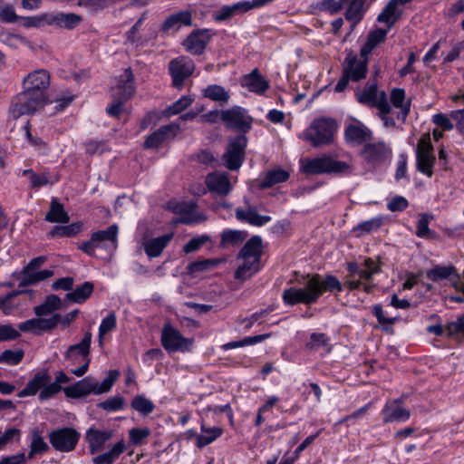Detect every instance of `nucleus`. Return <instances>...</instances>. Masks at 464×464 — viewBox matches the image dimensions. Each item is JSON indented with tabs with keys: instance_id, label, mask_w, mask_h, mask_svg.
Wrapping results in <instances>:
<instances>
[{
	"instance_id": "nucleus-1",
	"label": "nucleus",
	"mask_w": 464,
	"mask_h": 464,
	"mask_svg": "<svg viewBox=\"0 0 464 464\" xmlns=\"http://www.w3.org/2000/svg\"><path fill=\"white\" fill-rule=\"evenodd\" d=\"M303 278L304 287H289L283 291L282 299L285 305L312 304L316 303L324 292L341 293L343 286L349 291H353L362 285V281L354 280L353 276H346L343 284L333 275L322 276L319 274H307Z\"/></svg>"
},
{
	"instance_id": "nucleus-2",
	"label": "nucleus",
	"mask_w": 464,
	"mask_h": 464,
	"mask_svg": "<svg viewBox=\"0 0 464 464\" xmlns=\"http://www.w3.org/2000/svg\"><path fill=\"white\" fill-rule=\"evenodd\" d=\"M119 374V372L116 370L110 371L108 377L105 378L101 384L92 377H85L82 380L63 388V392L68 398L72 399L86 397L91 393H105L111 391Z\"/></svg>"
},
{
	"instance_id": "nucleus-3",
	"label": "nucleus",
	"mask_w": 464,
	"mask_h": 464,
	"mask_svg": "<svg viewBox=\"0 0 464 464\" xmlns=\"http://www.w3.org/2000/svg\"><path fill=\"white\" fill-rule=\"evenodd\" d=\"M338 124L333 118L321 117L314 119L304 132V140L314 148L330 145L334 140Z\"/></svg>"
},
{
	"instance_id": "nucleus-4",
	"label": "nucleus",
	"mask_w": 464,
	"mask_h": 464,
	"mask_svg": "<svg viewBox=\"0 0 464 464\" xmlns=\"http://www.w3.org/2000/svg\"><path fill=\"white\" fill-rule=\"evenodd\" d=\"M368 61L369 57L358 56L353 52L350 51L343 63V74L337 84L334 87L336 92H343L349 82H360L364 79L368 71Z\"/></svg>"
},
{
	"instance_id": "nucleus-5",
	"label": "nucleus",
	"mask_w": 464,
	"mask_h": 464,
	"mask_svg": "<svg viewBox=\"0 0 464 464\" xmlns=\"http://www.w3.org/2000/svg\"><path fill=\"white\" fill-rule=\"evenodd\" d=\"M301 169L307 175L350 174L352 167L345 161L337 160L330 156L317 157L301 161Z\"/></svg>"
},
{
	"instance_id": "nucleus-6",
	"label": "nucleus",
	"mask_w": 464,
	"mask_h": 464,
	"mask_svg": "<svg viewBox=\"0 0 464 464\" xmlns=\"http://www.w3.org/2000/svg\"><path fill=\"white\" fill-rule=\"evenodd\" d=\"M118 232V226L112 224L107 229L93 232L90 240L83 242L79 248L91 256H94L95 250L99 248L111 254L117 248Z\"/></svg>"
},
{
	"instance_id": "nucleus-7",
	"label": "nucleus",
	"mask_w": 464,
	"mask_h": 464,
	"mask_svg": "<svg viewBox=\"0 0 464 464\" xmlns=\"http://www.w3.org/2000/svg\"><path fill=\"white\" fill-rule=\"evenodd\" d=\"M247 138L246 135H237L228 139V144L222 160L229 170H238L245 160Z\"/></svg>"
},
{
	"instance_id": "nucleus-8",
	"label": "nucleus",
	"mask_w": 464,
	"mask_h": 464,
	"mask_svg": "<svg viewBox=\"0 0 464 464\" xmlns=\"http://www.w3.org/2000/svg\"><path fill=\"white\" fill-rule=\"evenodd\" d=\"M46 101L35 95L34 92L24 91L15 95L11 102L9 108V113L14 119L31 114L36 111V110L43 106Z\"/></svg>"
},
{
	"instance_id": "nucleus-9",
	"label": "nucleus",
	"mask_w": 464,
	"mask_h": 464,
	"mask_svg": "<svg viewBox=\"0 0 464 464\" xmlns=\"http://www.w3.org/2000/svg\"><path fill=\"white\" fill-rule=\"evenodd\" d=\"M195 69V63L188 56L181 55L172 59L168 65L172 86L177 90H181L184 87L185 81L192 76Z\"/></svg>"
},
{
	"instance_id": "nucleus-10",
	"label": "nucleus",
	"mask_w": 464,
	"mask_h": 464,
	"mask_svg": "<svg viewBox=\"0 0 464 464\" xmlns=\"http://www.w3.org/2000/svg\"><path fill=\"white\" fill-rule=\"evenodd\" d=\"M221 121L227 129L238 130L245 135L252 128L253 118L245 108L236 105L221 111Z\"/></svg>"
},
{
	"instance_id": "nucleus-11",
	"label": "nucleus",
	"mask_w": 464,
	"mask_h": 464,
	"mask_svg": "<svg viewBox=\"0 0 464 464\" xmlns=\"http://www.w3.org/2000/svg\"><path fill=\"white\" fill-rule=\"evenodd\" d=\"M81 434L72 427L59 428L49 433L52 447L60 452L73 450L80 440Z\"/></svg>"
},
{
	"instance_id": "nucleus-12",
	"label": "nucleus",
	"mask_w": 464,
	"mask_h": 464,
	"mask_svg": "<svg viewBox=\"0 0 464 464\" xmlns=\"http://www.w3.org/2000/svg\"><path fill=\"white\" fill-rule=\"evenodd\" d=\"M160 341L162 347L169 353L189 351L193 343L192 339L184 337L169 324L162 327Z\"/></svg>"
},
{
	"instance_id": "nucleus-13",
	"label": "nucleus",
	"mask_w": 464,
	"mask_h": 464,
	"mask_svg": "<svg viewBox=\"0 0 464 464\" xmlns=\"http://www.w3.org/2000/svg\"><path fill=\"white\" fill-rule=\"evenodd\" d=\"M436 158L433 155V146L430 137L421 138L416 149V167L417 170L430 178L433 175V166Z\"/></svg>"
},
{
	"instance_id": "nucleus-14",
	"label": "nucleus",
	"mask_w": 464,
	"mask_h": 464,
	"mask_svg": "<svg viewBox=\"0 0 464 464\" xmlns=\"http://www.w3.org/2000/svg\"><path fill=\"white\" fill-rule=\"evenodd\" d=\"M357 101L364 105L377 108L381 113H390L391 105L384 92H378L377 83L367 85L356 94Z\"/></svg>"
},
{
	"instance_id": "nucleus-15",
	"label": "nucleus",
	"mask_w": 464,
	"mask_h": 464,
	"mask_svg": "<svg viewBox=\"0 0 464 464\" xmlns=\"http://www.w3.org/2000/svg\"><path fill=\"white\" fill-rule=\"evenodd\" d=\"M24 89L34 92L46 101V91L50 85V74L46 70H35L30 72L23 81Z\"/></svg>"
},
{
	"instance_id": "nucleus-16",
	"label": "nucleus",
	"mask_w": 464,
	"mask_h": 464,
	"mask_svg": "<svg viewBox=\"0 0 464 464\" xmlns=\"http://www.w3.org/2000/svg\"><path fill=\"white\" fill-rule=\"evenodd\" d=\"M361 156L372 166H380L392 156V149L383 141L364 144Z\"/></svg>"
},
{
	"instance_id": "nucleus-17",
	"label": "nucleus",
	"mask_w": 464,
	"mask_h": 464,
	"mask_svg": "<svg viewBox=\"0 0 464 464\" xmlns=\"http://www.w3.org/2000/svg\"><path fill=\"white\" fill-rule=\"evenodd\" d=\"M401 399L388 401L381 411L383 423L405 422L411 417V411L404 408Z\"/></svg>"
},
{
	"instance_id": "nucleus-18",
	"label": "nucleus",
	"mask_w": 464,
	"mask_h": 464,
	"mask_svg": "<svg viewBox=\"0 0 464 464\" xmlns=\"http://www.w3.org/2000/svg\"><path fill=\"white\" fill-rule=\"evenodd\" d=\"M210 40L211 35L208 29H197L187 36L182 45L191 54L201 55Z\"/></svg>"
},
{
	"instance_id": "nucleus-19",
	"label": "nucleus",
	"mask_w": 464,
	"mask_h": 464,
	"mask_svg": "<svg viewBox=\"0 0 464 464\" xmlns=\"http://www.w3.org/2000/svg\"><path fill=\"white\" fill-rule=\"evenodd\" d=\"M179 130V125L177 123L163 125L147 137L144 141V148L157 149L163 142L174 139Z\"/></svg>"
},
{
	"instance_id": "nucleus-20",
	"label": "nucleus",
	"mask_w": 464,
	"mask_h": 464,
	"mask_svg": "<svg viewBox=\"0 0 464 464\" xmlns=\"http://www.w3.org/2000/svg\"><path fill=\"white\" fill-rule=\"evenodd\" d=\"M206 184L209 191L221 197L228 195L232 190L228 174L226 172L209 173L206 178Z\"/></svg>"
},
{
	"instance_id": "nucleus-21",
	"label": "nucleus",
	"mask_w": 464,
	"mask_h": 464,
	"mask_svg": "<svg viewBox=\"0 0 464 464\" xmlns=\"http://www.w3.org/2000/svg\"><path fill=\"white\" fill-rule=\"evenodd\" d=\"M135 92L134 75L130 67L124 70L120 76L116 88L113 91L115 99L128 101Z\"/></svg>"
},
{
	"instance_id": "nucleus-22",
	"label": "nucleus",
	"mask_w": 464,
	"mask_h": 464,
	"mask_svg": "<svg viewBox=\"0 0 464 464\" xmlns=\"http://www.w3.org/2000/svg\"><path fill=\"white\" fill-rule=\"evenodd\" d=\"M344 138L348 143L362 145L372 140V132L365 125L358 122L357 124H349L346 126Z\"/></svg>"
},
{
	"instance_id": "nucleus-23",
	"label": "nucleus",
	"mask_w": 464,
	"mask_h": 464,
	"mask_svg": "<svg viewBox=\"0 0 464 464\" xmlns=\"http://www.w3.org/2000/svg\"><path fill=\"white\" fill-rule=\"evenodd\" d=\"M192 24V14L188 10H182L169 15L162 23L160 30L163 33L179 31L182 26Z\"/></svg>"
},
{
	"instance_id": "nucleus-24",
	"label": "nucleus",
	"mask_w": 464,
	"mask_h": 464,
	"mask_svg": "<svg viewBox=\"0 0 464 464\" xmlns=\"http://www.w3.org/2000/svg\"><path fill=\"white\" fill-rule=\"evenodd\" d=\"M51 379L52 377L48 370L42 369L37 371L25 387L18 392L17 396L24 398L35 395L38 391L42 390L45 384L51 382Z\"/></svg>"
},
{
	"instance_id": "nucleus-25",
	"label": "nucleus",
	"mask_w": 464,
	"mask_h": 464,
	"mask_svg": "<svg viewBox=\"0 0 464 464\" xmlns=\"http://www.w3.org/2000/svg\"><path fill=\"white\" fill-rule=\"evenodd\" d=\"M263 241L260 236L251 237L237 254V259H249L261 263Z\"/></svg>"
},
{
	"instance_id": "nucleus-26",
	"label": "nucleus",
	"mask_w": 464,
	"mask_h": 464,
	"mask_svg": "<svg viewBox=\"0 0 464 464\" xmlns=\"http://www.w3.org/2000/svg\"><path fill=\"white\" fill-rule=\"evenodd\" d=\"M92 334L91 332H86L82 340L76 344L70 345L63 356L68 361H79L80 358H89L90 348L92 343Z\"/></svg>"
},
{
	"instance_id": "nucleus-27",
	"label": "nucleus",
	"mask_w": 464,
	"mask_h": 464,
	"mask_svg": "<svg viewBox=\"0 0 464 464\" xmlns=\"http://www.w3.org/2000/svg\"><path fill=\"white\" fill-rule=\"evenodd\" d=\"M237 220L256 227H262L271 221L270 216L259 215L254 206L247 205L246 209L237 208L235 210Z\"/></svg>"
},
{
	"instance_id": "nucleus-28",
	"label": "nucleus",
	"mask_w": 464,
	"mask_h": 464,
	"mask_svg": "<svg viewBox=\"0 0 464 464\" xmlns=\"http://www.w3.org/2000/svg\"><path fill=\"white\" fill-rule=\"evenodd\" d=\"M241 85L257 94H263L270 86L268 81L262 76L256 68L242 77Z\"/></svg>"
},
{
	"instance_id": "nucleus-29",
	"label": "nucleus",
	"mask_w": 464,
	"mask_h": 464,
	"mask_svg": "<svg viewBox=\"0 0 464 464\" xmlns=\"http://www.w3.org/2000/svg\"><path fill=\"white\" fill-rule=\"evenodd\" d=\"M112 437L111 430H100L94 428H90L85 435V440L88 442L91 454H95L102 450L106 443Z\"/></svg>"
},
{
	"instance_id": "nucleus-30",
	"label": "nucleus",
	"mask_w": 464,
	"mask_h": 464,
	"mask_svg": "<svg viewBox=\"0 0 464 464\" xmlns=\"http://www.w3.org/2000/svg\"><path fill=\"white\" fill-rule=\"evenodd\" d=\"M256 8L249 1L238 2L232 5H223L214 12L213 18L216 22L226 21L237 13H245Z\"/></svg>"
},
{
	"instance_id": "nucleus-31",
	"label": "nucleus",
	"mask_w": 464,
	"mask_h": 464,
	"mask_svg": "<svg viewBox=\"0 0 464 464\" xmlns=\"http://www.w3.org/2000/svg\"><path fill=\"white\" fill-rule=\"evenodd\" d=\"M391 102L393 107L400 109L397 119L404 122L411 110V100L406 101L405 91L401 88H394L391 92Z\"/></svg>"
},
{
	"instance_id": "nucleus-32",
	"label": "nucleus",
	"mask_w": 464,
	"mask_h": 464,
	"mask_svg": "<svg viewBox=\"0 0 464 464\" xmlns=\"http://www.w3.org/2000/svg\"><path fill=\"white\" fill-rule=\"evenodd\" d=\"M82 18L81 15L69 13H56V14H49V21L48 24H55L59 27H63L68 30H72L77 27L82 22Z\"/></svg>"
},
{
	"instance_id": "nucleus-33",
	"label": "nucleus",
	"mask_w": 464,
	"mask_h": 464,
	"mask_svg": "<svg viewBox=\"0 0 464 464\" xmlns=\"http://www.w3.org/2000/svg\"><path fill=\"white\" fill-rule=\"evenodd\" d=\"M173 233H168L163 236L149 239L144 243V250L149 257H157L160 256L164 248L173 238Z\"/></svg>"
},
{
	"instance_id": "nucleus-34",
	"label": "nucleus",
	"mask_w": 464,
	"mask_h": 464,
	"mask_svg": "<svg viewBox=\"0 0 464 464\" xmlns=\"http://www.w3.org/2000/svg\"><path fill=\"white\" fill-rule=\"evenodd\" d=\"M389 29L377 28L369 33L366 43L360 50L361 57H369L372 50L386 38Z\"/></svg>"
},
{
	"instance_id": "nucleus-35",
	"label": "nucleus",
	"mask_w": 464,
	"mask_h": 464,
	"mask_svg": "<svg viewBox=\"0 0 464 464\" xmlns=\"http://www.w3.org/2000/svg\"><path fill=\"white\" fill-rule=\"evenodd\" d=\"M399 3L397 0H390L382 11L378 14L377 21L386 24L388 29H391L401 17L402 11H397Z\"/></svg>"
},
{
	"instance_id": "nucleus-36",
	"label": "nucleus",
	"mask_w": 464,
	"mask_h": 464,
	"mask_svg": "<svg viewBox=\"0 0 464 464\" xmlns=\"http://www.w3.org/2000/svg\"><path fill=\"white\" fill-rule=\"evenodd\" d=\"M93 289L94 285L92 282H84L72 292L67 293L64 301L82 304L92 295Z\"/></svg>"
},
{
	"instance_id": "nucleus-37",
	"label": "nucleus",
	"mask_w": 464,
	"mask_h": 464,
	"mask_svg": "<svg viewBox=\"0 0 464 464\" xmlns=\"http://www.w3.org/2000/svg\"><path fill=\"white\" fill-rule=\"evenodd\" d=\"M30 450L27 454L28 459H33L36 455H43L49 451L50 447L44 441L41 432L37 429H34L31 433Z\"/></svg>"
},
{
	"instance_id": "nucleus-38",
	"label": "nucleus",
	"mask_w": 464,
	"mask_h": 464,
	"mask_svg": "<svg viewBox=\"0 0 464 464\" xmlns=\"http://www.w3.org/2000/svg\"><path fill=\"white\" fill-rule=\"evenodd\" d=\"M126 446L123 440L118 441L112 448L96 457L92 460L93 464H113L116 459L125 451Z\"/></svg>"
},
{
	"instance_id": "nucleus-39",
	"label": "nucleus",
	"mask_w": 464,
	"mask_h": 464,
	"mask_svg": "<svg viewBox=\"0 0 464 464\" xmlns=\"http://www.w3.org/2000/svg\"><path fill=\"white\" fill-rule=\"evenodd\" d=\"M70 218L64 210V207L53 198L50 204V209L45 215V220L50 223H68Z\"/></svg>"
},
{
	"instance_id": "nucleus-40",
	"label": "nucleus",
	"mask_w": 464,
	"mask_h": 464,
	"mask_svg": "<svg viewBox=\"0 0 464 464\" xmlns=\"http://www.w3.org/2000/svg\"><path fill=\"white\" fill-rule=\"evenodd\" d=\"M63 308V302L56 295H50L46 297L44 304L37 305L34 308V314L38 317L48 315L53 312Z\"/></svg>"
},
{
	"instance_id": "nucleus-41",
	"label": "nucleus",
	"mask_w": 464,
	"mask_h": 464,
	"mask_svg": "<svg viewBox=\"0 0 464 464\" xmlns=\"http://www.w3.org/2000/svg\"><path fill=\"white\" fill-rule=\"evenodd\" d=\"M21 277L19 286L25 287L28 285H35L36 283L42 282L53 276V271L50 269H44L37 272L28 271L27 273H20Z\"/></svg>"
},
{
	"instance_id": "nucleus-42",
	"label": "nucleus",
	"mask_w": 464,
	"mask_h": 464,
	"mask_svg": "<svg viewBox=\"0 0 464 464\" xmlns=\"http://www.w3.org/2000/svg\"><path fill=\"white\" fill-rule=\"evenodd\" d=\"M203 96L221 105L227 103L230 99L229 92L221 85L210 84L202 91Z\"/></svg>"
},
{
	"instance_id": "nucleus-43",
	"label": "nucleus",
	"mask_w": 464,
	"mask_h": 464,
	"mask_svg": "<svg viewBox=\"0 0 464 464\" xmlns=\"http://www.w3.org/2000/svg\"><path fill=\"white\" fill-rule=\"evenodd\" d=\"M451 276H455L457 280L459 279L457 270L453 266H435L426 272L427 278L432 282L448 279L450 278Z\"/></svg>"
},
{
	"instance_id": "nucleus-44",
	"label": "nucleus",
	"mask_w": 464,
	"mask_h": 464,
	"mask_svg": "<svg viewBox=\"0 0 464 464\" xmlns=\"http://www.w3.org/2000/svg\"><path fill=\"white\" fill-rule=\"evenodd\" d=\"M289 173L284 169H272L265 174L264 179L258 185L259 188H269L278 183L285 182L288 179Z\"/></svg>"
},
{
	"instance_id": "nucleus-45",
	"label": "nucleus",
	"mask_w": 464,
	"mask_h": 464,
	"mask_svg": "<svg viewBox=\"0 0 464 464\" xmlns=\"http://www.w3.org/2000/svg\"><path fill=\"white\" fill-rule=\"evenodd\" d=\"M243 263L235 272V278L240 281H245L252 277L261 269V263L249 259H242Z\"/></svg>"
},
{
	"instance_id": "nucleus-46",
	"label": "nucleus",
	"mask_w": 464,
	"mask_h": 464,
	"mask_svg": "<svg viewBox=\"0 0 464 464\" xmlns=\"http://www.w3.org/2000/svg\"><path fill=\"white\" fill-rule=\"evenodd\" d=\"M223 434V430L218 427L208 428L201 424V434L197 436V446L201 449L212 443Z\"/></svg>"
},
{
	"instance_id": "nucleus-47",
	"label": "nucleus",
	"mask_w": 464,
	"mask_h": 464,
	"mask_svg": "<svg viewBox=\"0 0 464 464\" xmlns=\"http://www.w3.org/2000/svg\"><path fill=\"white\" fill-rule=\"evenodd\" d=\"M366 0H351L345 12L347 21L359 23L367 10L365 7Z\"/></svg>"
},
{
	"instance_id": "nucleus-48",
	"label": "nucleus",
	"mask_w": 464,
	"mask_h": 464,
	"mask_svg": "<svg viewBox=\"0 0 464 464\" xmlns=\"http://www.w3.org/2000/svg\"><path fill=\"white\" fill-rule=\"evenodd\" d=\"M247 237V233L244 230L225 229L221 233L220 247L227 246H238Z\"/></svg>"
},
{
	"instance_id": "nucleus-49",
	"label": "nucleus",
	"mask_w": 464,
	"mask_h": 464,
	"mask_svg": "<svg viewBox=\"0 0 464 464\" xmlns=\"http://www.w3.org/2000/svg\"><path fill=\"white\" fill-rule=\"evenodd\" d=\"M221 262V259L218 258L197 260L188 265L187 272L190 276H196L198 273L214 269Z\"/></svg>"
},
{
	"instance_id": "nucleus-50",
	"label": "nucleus",
	"mask_w": 464,
	"mask_h": 464,
	"mask_svg": "<svg viewBox=\"0 0 464 464\" xmlns=\"http://www.w3.org/2000/svg\"><path fill=\"white\" fill-rule=\"evenodd\" d=\"M382 224L383 218L382 216H378L359 223L353 228V232L355 233L357 237H362L373 231H377L382 226Z\"/></svg>"
},
{
	"instance_id": "nucleus-51",
	"label": "nucleus",
	"mask_w": 464,
	"mask_h": 464,
	"mask_svg": "<svg viewBox=\"0 0 464 464\" xmlns=\"http://www.w3.org/2000/svg\"><path fill=\"white\" fill-rule=\"evenodd\" d=\"M82 229L81 222H73L66 226H55L50 231L51 237H72L76 236Z\"/></svg>"
},
{
	"instance_id": "nucleus-52",
	"label": "nucleus",
	"mask_w": 464,
	"mask_h": 464,
	"mask_svg": "<svg viewBox=\"0 0 464 464\" xmlns=\"http://www.w3.org/2000/svg\"><path fill=\"white\" fill-rule=\"evenodd\" d=\"M130 407L140 414L147 416L153 412L155 404L142 394L133 397Z\"/></svg>"
},
{
	"instance_id": "nucleus-53",
	"label": "nucleus",
	"mask_w": 464,
	"mask_h": 464,
	"mask_svg": "<svg viewBox=\"0 0 464 464\" xmlns=\"http://www.w3.org/2000/svg\"><path fill=\"white\" fill-rule=\"evenodd\" d=\"M269 334H258L255 336H247L240 341H233L227 343L222 345L223 350L235 349L238 347H244L247 345H254L256 343H261L269 337Z\"/></svg>"
},
{
	"instance_id": "nucleus-54",
	"label": "nucleus",
	"mask_w": 464,
	"mask_h": 464,
	"mask_svg": "<svg viewBox=\"0 0 464 464\" xmlns=\"http://www.w3.org/2000/svg\"><path fill=\"white\" fill-rule=\"evenodd\" d=\"M30 127L31 126L29 121H27L24 127L25 137L29 144L34 147L39 151V153L43 155L48 154L50 150L48 144L45 141H44L41 138L33 136L30 130Z\"/></svg>"
},
{
	"instance_id": "nucleus-55",
	"label": "nucleus",
	"mask_w": 464,
	"mask_h": 464,
	"mask_svg": "<svg viewBox=\"0 0 464 464\" xmlns=\"http://www.w3.org/2000/svg\"><path fill=\"white\" fill-rule=\"evenodd\" d=\"M150 434L151 430L147 427L132 428L129 430V441L133 446H140L145 443Z\"/></svg>"
},
{
	"instance_id": "nucleus-56",
	"label": "nucleus",
	"mask_w": 464,
	"mask_h": 464,
	"mask_svg": "<svg viewBox=\"0 0 464 464\" xmlns=\"http://www.w3.org/2000/svg\"><path fill=\"white\" fill-rule=\"evenodd\" d=\"M193 102V99L188 95L181 96L178 101L166 108L165 114L167 116L177 115L187 109Z\"/></svg>"
},
{
	"instance_id": "nucleus-57",
	"label": "nucleus",
	"mask_w": 464,
	"mask_h": 464,
	"mask_svg": "<svg viewBox=\"0 0 464 464\" xmlns=\"http://www.w3.org/2000/svg\"><path fill=\"white\" fill-rule=\"evenodd\" d=\"M37 319V331L38 335L44 332H49L53 330L59 324L61 314H56L50 318H36Z\"/></svg>"
},
{
	"instance_id": "nucleus-58",
	"label": "nucleus",
	"mask_w": 464,
	"mask_h": 464,
	"mask_svg": "<svg viewBox=\"0 0 464 464\" xmlns=\"http://www.w3.org/2000/svg\"><path fill=\"white\" fill-rule=\"evenodd\" d=\"M124 403L125 400L122 396H114L98 403L97 406L106 411H117L123 409Z\"/></svg>"
},
{
	"instance_id": "nucleus-59",
	"label": "nucleus",
	"mask_w": 464,
	"mask_h": 464,
	"mask_svg": "<svg viewBox=\"0 0 464 464\" xmlns=\"http://www.w3.org/2000/svg\"><path fill=\"white\" fill-rule=\"evenodd\" d=\"M24 354V353L22 349L15 351L5 350L0 354V362L9 365H16L23 360Z\"/></svg>"
},
{
	"instance_id": "nucleus-60",
	"label": "nucleus",
	"mask_w": 464,
	"mask_h": 464,
	"mask_svg": "<svg viewBox=\"0 0 464 464\" xmlns=\"http://www.w3.org/2000/svg\"><path fill=\"white\" fill-rule=\"evenodd\" d=\"M22 175L27 177L33 188H40L49 183L47 174H36L33 169H24Z\"/></svg>"
},
{
	"instance_id": "nucleus-61",
	"label": "nucleus",
	"mask_w": 464,
	"mask_h": 464,
	"mask_svg": "<svg viewBox=\"0 0 464 464\" xmlns=\"http://www.w3.org/2000/svg\"><path fill=\"white\" fill-rule=\"evenodd\" d=\"M210 241V237L208 235H201L191 238L183 246V252L189 254L198 251L205 244Z\"/></svg>"
},
{
	"instance_id": "nucleus-62",
	"label": "nucleus",
	"mask_w": 464,
	"mask_h": 464,
	"mask_svg": "<svg viewBox=\"0 0 464 464\" xmlns=\"http://www.w3.org/2000/svg\"><path fill=\"white\" fill-rule=\"evenodd\" d=\"M329 337L324 333H313L310 335V340L306 343V348L309 350L316 351L321 347L327 346L329 344Z\"/></svg>"
},
{
	"instance_id": "nucleus-63",
	"label": "nucleus",
	"mask_w": 464,
	"mask_h": 464,
	"mask_svg": "<svg viewBox=\"0 0 464 464\" xmlns=\"http://www.w3.org/2000/svg\"><path fill=\"white\" fill-rule=\"evenodd\" d=\"M116 315L114 313L109 314L105 318L102 319L99 327V342L102 343V338L104 334L111 332L116 327Z\"/></svg>"
},
{
	"instance_id": "nucleus-64",
	"label": "nucleus",
	"mask_w": 464,
	"mask_h": 464,
	"mask_svg": "<svg viewBox=\"0 0 464 464\" xmlns=\"http://www.w3.org/2000/svg\"><path fill=\"white\" fill-rule=\"evenodd\" d=\"M416 236L421 238H432L434 232L429 228V216L423 214L417 222Z\"/></svg>"
}]
</instances>
